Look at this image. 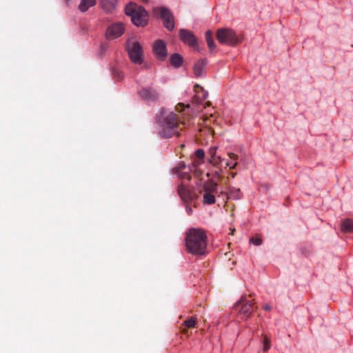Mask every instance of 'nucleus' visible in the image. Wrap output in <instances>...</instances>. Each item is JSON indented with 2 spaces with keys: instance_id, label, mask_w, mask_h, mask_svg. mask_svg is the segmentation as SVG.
I'll return each instance as SVG.
<instances>
[{
  "instance_id": "obj_1",
  "label": "nucleus",
  "mask_w": 353,
  "mask_h": 353,
  "mask_svg": "<svg viewBox=\"0 0 353 353\" xmlns=\"http://www.w3.org/2000/svg\"><path fill=\"white\" fill-rule=\"evenodd\" d=\"M207 234L201 228H190L185 234V245L188 252L194 255L201 256L206 253Z\"/></svg>"
},
{
  "instance_id": "obj_2",
  "label": "nucleus",
  "mask_w": 353,
  "mask_h": 353,
  "mask_svg": "<svg viewBox=\"0 0 353 353\" xmlns=\"http://www.w3.org/2000/svg\"><path fill=\"white\" fill-rule=\"evenodd\" d=\"M157 122L159 125V134L165 139L171 138L174 135L179 136V130L182 129L181 126L185 125L183 121H179L176 114L171 112L165 115L163 110L161 115L157 117Z\"/></svg>"
},
{
  "instance_id": "obj_3",
  "label": "nucleus",
  "mask_w": 353,
  "mask_h": 353,
  "mask_svg": "<svg viewBox=\"0 0 353 353\" xmlns=\"http://www.w3.org/2000/svg\"><path fill=\"white\" fill-rule=\"evenodd\" d=\"M256 302L252 299V295H243L240 300L236 303L234 310H236L242 319L247 320L256 307Z\"/></svg>"
},
{
  "instance_id": "obj_4",
  "label": "nucleus",
  "mask_w": 353,
  "mask_h": 353,
  "mask_svg": "<svg viewBox=\"0 0 353 353\" xmlns=\"http://www.w3.org/2000/svg\"><path fill=\"white\" fill-rule=\"evenodd\" d=\"M216 37L220 43L228 46H235L242 41V38L229 28H219Z\"/></svg>"
},
{
  "instance_id": "obj_5",
  "label": "nucleus",
  "mask_w": 353,
  "mask_h": 353,
  "mask_svg": "<svg viewBox=\"0 0 353 353\" xmlns=\"http://www.w3.org/2000/svg\"><path fill=\"white\" fill-rule=\"evenodd\" d=\"M125 13L131 17V20L137 26H145L148 23L146 11L141 6L129 4L125 8Z\"/></svg>"
},
{
  "instance_id": "obj_6",
  "label": "nucleus",
  "mask_w": 353,
  "mask_h": 353,
  "mask_svg": "<svg viewBox=\"0 0 353 353\" xmlns=\"http://www.w3.org/2000/svg\"><path fill=\"white\" fill-rule=\"evenodd\" d=\"M130 60L135 64H141L143 62V48L139 42L133 39H128L126 43Z\"/></svg>"
},
{
  "instance_id": "obj_7",
  "label": "nucleus",
  "mask_w": 353,
  "mask_h": 353,
  "mask_svg": "<svg viewBox=\"0 0 353 353\" xmlns=\"http://www.w3.org/2000/svg\"><path fill=\"white\" fill-rule=\"evenodd\" d=\"M153 12L156 16H159L163 20V26L168 30H172L174 28V16L169 9L164 7L154 8Z\"/></svg>"
},
{
  "instance_id": "obj_8",
  "label": "nucleus",
  "mask_w": 353,
  "mask_h": 353,
  "mask_svg": "<svg viewBox=\"0 0 353 353\" xmlns=\"http://www.w3.org/2000/svg\"><path fill=\"white\" fill-rule=\"evenodd\" d=\"M139 96L148 103H156L159 99V94L153 88L145 87L138 91Z\"/></svg>"
},
{
  "instance_id": "obj_9",
  "label": "nucleus",
  "mask_w": 353,
  "mask_h": 353,
  "mask_svg": "<svg viewBox=\"0 0 353 353\" xmlns=\"http://www.w3.org/2000/svg\"><path fill=\"white\" fill-rule=\"evenodd\" d=\"M125 30L124 25L121 23H115L110 26L106 31L107 39L113 40L121 37Z\"/></svg>"
},
{
  "instance_id": "obj_10",
  "label": "nucleus",
  "mask_w": 353,
  "mask_h": 353,
  "mask_svg": "<svg viewBox=\"0 0 353 353\" xmlns=\"http://www.w3.org/2000/svg\"><path fill=\"white\" fill-rule=\"evenodd\" d=\"M179 37L186 44L191 47L196 48L197 46V40L194 34L186 29H181L179 30Z\"/></svg>"
},
{
  "instance_id": "obj_11",
  "label": "nucleus",
  "mask_w": 353,
  "mask_h": 353,
  "mask_svg": "<svg viewBox=\"0 0 353 353\" xmlns=\"http://www.w3.org/2000/svg\"><path fill=\"white\" fill-rule=\"evenodd\" d=\"M153 51L157 58L161 61L164 60L168 54L165 43L162 40H158L154 42Z\"/></svg>"
},
{
  "instance_id": "obj_12",
  "label": "nucleus",
  "mask_w": 353,
  "mask_h": 353,
  "mask_svg": "<svg viewBox=\"0 0 353 353\" xmlns=\"http://www.w3.org/2000/svg\"><path fill=\"white\" fill-rule=\"evenodd\" d=\"M178 193L182 200L186 203L192 201L197 198V195L195 192L187 188L183 184L179 185Z\"/></svg>"
},
{
  "instance_id": "obj_13",
  "label": "nucleus",
  "mask_w": 353,
  "mask_h": 353,
  "mask_svg": "<svg viewBox=\"0 0 353 353\" xmlns=\"http://www.w3.org/2000/svg\"><path fill=\"white\" fill-rule=\"evenodd\" d=\"M208 61L206 59H201L197 61L193 67L194 74L196 77H202L205 73Z\"/></svg>"
},
{
  "instance_id": "obj_14",
  "label": "nucleus",
  "mask_w": 353,
  "mask_h": 353,
  "mask_svg": "<svg viewBox=\"0 0 353 353\" xmlns=\"http://www.w3.org/2000/svg\"><path fill=\"white\" fill-rule=\"evenodd\" d=\"M194 90L197 92V95L195 96L192 100V102L196 104H199L201 103V101L204 99H205L208 97V92L204 90V89L199 85H196L194 86Z\"/></svg>"
},
{
  "instance_id": "obj_15",
  "label": "nucleus",
  "mask_w": 353,
  "mask_h": 353,
  "mask_svg": "<svg viewBox=\"0 0 353 353\" xmlns=\"http://www.w3.org/2000/svg\"><path fill=\"white\" fill-rule=\"evenodd\" d=\"M118 0H101V4L104 10L112 12L116 9Z\"/></svg>"
},
{
  "instance_id": "obj_16",
  "label": "nucleus",
  "mask_w": 353,
  "mask_h": 353,
  "mask_svg": "<svg viewBox=\"0 0 353 353\" xmlns=\"http://www.w3.org/2000/svg\"><path fill=\"white\" fill-rule=\"evenodd\" d=\"M195 159L192 162L194 167H197L203 163V159L205 157V152L202 149H197L194 152Z\"/></svg>"
},
{
  "instance_id": "obj_17",
  "label": "nucleus",
  "mask_w": 353,
  "mask_h": 353,
  "mask_svg": "<svg viewBox=\"0 0 353 353\" xmlns=\"http://www.w3.org/2000/svg\"><path fill=\"white\" fill-rule=\"evenodd\" d=\"M183 61V59L182 56L178 53H174L171 55L170 59V63L175 68H179L182 65Z\"/></svg>"
},
{
  "instance_id": "obj_18",
  "label": "nucleus",
  "mask_w": 353,
  "mask_h": 353,
  "mask_svg": "<svg viewBox=\"0 0 353 353\" xmlns=\"http://www.w3.org/2000/svg\"><path fill=\"white\" fill-rule=\"evenodd\" d=\"M241 192L239 188H230L229 192L225 193L226 199H239L241 197Z\"/></svg>"
},
{
  "instance_id": "obj_19",
  "label": "nucleus",
  "mask_w": 353,
  "mask_h": 353,
  "mask_svg": "<svg viewBox=\"0 0 353 353\" xmlns=\"http://www.w3.org/2000/svg\"><path fill=\"white\" fill-rule=\"evenodd\" d=\"M196 325H197V320H196V318L194 316H192L190 319L185 320L182 324V325L185 327L182 330L183 333L186 334L187 328L196 327Z\"/></svg>"
},
{
  "instance_id": "obj_20",
  "label": "nucleus",
  "mask_w": 353,
  "mask_h": 353,
  "mask_svg": "<svg viewBox=\"0 0 353 353\" xmlns=\"http://www.w3.org/2000/svg\"><path fill=\"white\" fill-rule=\"evenodd\" d=\"M96 3V0H81L79 5V9L81 12H84L90 8L94 6Z\"/></svg>"
},
{
  "instance_id": "obj_21",
  "label": "nucleus",
  "mask_w": 353,
  "mask_h": 353,
  "mask_svg": "<svg viewBox=\"0 0 353 353\" xmlns=\"http://www.w3.org/2000/svg\"><path fill=\"white\" fill-rule=\"evenodd\" d=\"M341 230L343 232H351L353 231V220L351 219H346L341 222Z\"/></svg>"
},
{
  "instance_id": "obj_22",
  "label": "nucleus",
  "mask_w": 353,
  "mask_h": 353,
  "mask_svg": "<svg viewBox=\"0 0 353 353\" xmlns=\"http://www.w3.org/2000/svg\"><path fill=\"white\" fill-rule=\"evenodd\" d=\"M203 192L216 193L217 192V183L212 181L205 182L203 184Z\"/></svg>"
},
{
  "instance_id": "obj_23",
  "label": "nucleus",
  "mask_w": 353,
  "mask_h": 353,
  "mask_svg": "<svg viewBox=\"0 0 353 353\" xmlns=\"http://www.w3.org/2000/svg\"><path fill=\"white\" fill-rule=\"evenodd\" d=\"M205 39L210 50L212 51L216 48V45L212 37V32L210 30L205 32Z\"/></svg>"
},
{
  "instance_id": "obj_24",
  "label": "nucleus",
  "mask_w": 353,
  "mask_h": 353,
  "mask_svg": "<svg viewBox=\"0 0 353 353\" xmlns=\"http://www.w3.org/2000/svg\"><path fill=\"white\" fill-rule=\"evenodd\" d=\"M216 201L214 193H210L203 192V203L205 204L211 205Z\"/></svg>"
},
{
  "instance_id": "obj_25",
  "label": "nucleus",
  "mask_w": 353,
  "mask_h": 353,
  "mask_svg": "<svg viewBox=\"0 0 353 353\" xmlns=\"http://www.w3.org/2000/svg\"><path fill=\"white\" fill-rule=\"evenodd\" d=\"M223 159L220 156H216L214 158H210L209 163L216 167V168H219V165L221 164Z\"/></svg>"
},
{
  "instance_id": "obj_26",
  "label": "nucleus",
  "mask_w": 353,
  "mask_h": 353,
  "mask_svg": "<svg viewBox=\"0 0 353 353\" xmlns=\"http://www.w3.org/2000/svg\"><path fill=\"white\" fill-rule=\"evenodd\" d=\"M263 351L266 352L270 349V340L266 336H264L263 339Z\"/></svg>"
},
{
  "instance_id": "obj_27",
  "label": "nucleus",
  "mask_w": 353,
  "mask_h": 353,
  "mask_svg": "<svg viewBox=\"0 0 353 353\" xmlns=\"http://www.w3.org/2000/svg\"><path fill=\"white\" fill-rule=\"evenodd\" d=\"M112 74L114 77L117 78L118 80H121L123 79L122 72L117 68L112 70Z\"/></svg>"
},
{
  "instance_id": "obj_28",
  "label": "nucleus",
  "mask_w": 353,
  "mask_h": 353,
  "mask_svg": "<svg viewBox=\"0 0 353 353\" xmlns=\"http://www.w3.org/2000/svg\"><path fill=\"white\" fill-rule=\"evenodd\" d=\"M250 242L255 245H260L262 240L258 236H253L250 239Z\"/></svg>"
},
{
  "instance_id": "obj_29",
  "label": "nucleus",
  "mask_w": 353,
  "mask_h": 353,
  "mask_svg": "<svg viewBox=\"0 0 353 353\" xmlns=\"http://www.w3.org/2000/svg\"><path fill=\"white\" fill-rule=\"evenodd\" d=\"M216 149L217 148L216 147H213V148H210L209 149V154L210 155V158H214L215 157H216Z\"/></svg>"
},
{
  "instance_id": "obj_30",
  "label": "nucleus",
  "mask_w": 353,
  "mask_h": 353,
  "mask_svg": "<svg viewBox=\"0 0 353 353\" xmlns=\"http://www.w3.org/2000/svg\"><path fill=\"white\" fill-rule=\"evenodd\" d=\"M185 108L184 103H178L176 106V110L179 112H181Z\"/></svg>"
},
{
  "instance_id": "obj_31",
  "label": "nucleus",
  "mask_w": 353,
  "mask_h": 353,
  "mask_svg": "<svg viewBox=\"0 0 353 353\" xmlns=\"http://www.w3.org/2000/svg\"><path fill=\"white\" fill-rule=\"evenodd\" d=\"M228 155L231 159L234 160V161H237L239 159V156L233 152H228Z\"/></svg>"
},
{
  "instance_id": "obj_32",
  "label": "nucleus",
  "mask_w": 353,
  "mask_h": 353,
  "mask_svg": "<svg viewBox=\"0 0 353 353\" xmlns=\"http://www.w3.org/2000/svg\"><path fill=\"white\" fill-rule=\"evenodd\" d=\"M221 172H222L221 169H219V170H215L214 174L216 177L220 178Z\"/></svg>"
},
{
  "instance_id": "obj_33",
  "label": "nucleus",
  "mask_w": 353,
  "mask_h": 353,
  "mask_svg": "<svg viewBox=\"0 0 353 353\" xmlns=\"http://www.w3.org/2000/svg\"><path fill=\"white\" fill-rule=\"evenodd\" d=\"M237 161H234V163H232L230 166V170H233V169H235L236 165H237Z\"/></svg>"
},
{
  "instance_id": "obj_34",
  "label": "nucleus",
  "mask_w": 353,
  "mask_h": 353,
  "mask_svg": "<svg viewBox=\"0 0 353 353\" xmlns=\"http://www.w3.org/2000/svg\"><path fill=\"white\" fill-rule=\"evenodd\" d=\"M263 309L265 310H271V307L269 305H265L264 307H263Z\"/></svg>"
},
{
  "instance_id": "obj_35",
  "label": "nucleus",
  "mask_w": 353,
  "mask_h": 353,
  "mask_svg": "<svg viewBox=\"0 0 353 353\" xmlns=\"http://www.w3.org/2000/svg\"><path fill=\"white\" fill-rule=\"evenodd\" d=\"M203 105H204V108H206L207 107L210 106L211 103L210 101H208V102H205Z\"/></svg>"
},
{
  "instance_id": "obj_36",
  "label": "nucleus",
  "mask_w": 353,
  "mask_h": 353,
  "mask_svg": "<svg viewBox=\"0 0 353 353\" xmlns=\"http://www.w3.org/2000/svg\"><path fill=\"white\" fill-rule=\"evenodd\" d=\"M186 211H187V212H188L189 214H190L192 213V209H191L190 208H189V207H186Z\"/></svg>"
},
{
  "instance_id": "obj_37",
  "label": "nucleus",
  "mask_w": 353,
  "mask_h": 353,
  "mask_svg": "<svg viewBox=\"0 0 353 353\" xmlns=\"http://www.w3.org/2000/svg\"><path fill=\"white\" fill-rule=\"evenodd\" d=\"M236 172H232V173H231V176H232V178H234V177H235V176H236Z\"/></svg>"
},
{
  "instance_id": "obj_38",
  "label": "nucleus",
  "mask_w": 353,
  "mask_h": 353,
  "mask_svg": "<svg viewBox=\"0 0 353 353\" xmlns=\"http://www.w3.org/2000/svg\"><path fill=\"white\" fill-rule=\"evenodd\" d=\"M231 165H232L231 162H227V163H226V166H227V167H229V168H230V166Z\"/></svg>"
},
{
  "instance_id": "obj_39",
  "label": "nucleus",
  "mask_w": 353,
  "mask_h": 353,
  "mask_svg": "<svg viewBox=\"0 0 353 353\" xmlns=\"http://www.w3.org/2000/svg\"><path fill=\"white\" fill-rule=\"evenodd\" d=\"M184 168H185V164L183 163V164L180 165V167H179L180 169H183Z\"/></svg>"
},
{
  "instance_id": "obj_40",
  "label": "nucleus",
  "mask_w": 353,
  "mask_h": 353,
  "mask_svg": "<svg viewBox=\"0 0 353 353\" xmlns=\"http://www.w3.org/2000/svg\"><path fill=\"white\" fill-rule=\"evenodd\" d=\"M234 230H235L234 229H233V230H232V234H233V233H234Z\"/></svg>"
}]
</instances>
